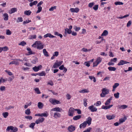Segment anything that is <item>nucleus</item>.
Instances as JSON below:
<instances>
[{
	"mask_svg": "<svg viewBox=\"0 0 132 132\" xmlns=\"http://www.w3.org/2000/svg\"><path fill=\"white\" fill-rule=\"evenodd\" d=\"M44 44L40 41H37L32 45V46L35 48L36 47L37 49L41 50L44 47Z\"/></svg>",
	"mask_w": 132,
	"mask_h": 132,
	"instance_id": "nucleus-1",
	"label": "nucleus"
},
{
	"mask_svg": "<svg viewBox=\"0 0 132 132\" xmlns=\"http://www.w3.org/2000/svg\"><path fill=\"white\" fill-rule=\"evenodd\" d=\"M6 130L7 131L9 132H16L18 130V129L15 127L10 126L7 127Z\"/></svg>",
	"mask_w": 132,
	"mask_h": 132,
	"instance_id": "nucleus-2",
	"label": "nucleus"
},
{
	"mask_svg": "<svg viewBox=\"0 0 132 132\" xmlns=\"http://www.w3.org/2000/svg\"><path fill=\"white\" fill-rule=\"evenodd\" d=\"M102 93H101L100 96L101 97H104L106 95L109 94V90L106 88H102Z\"/></svg>",
	"mask_w": 132,
	"mask_h": 132,
	"instance_id": "nucleus-3",
	"label": "nucleus"
},
{
	"mask_svg": "<svg viewBox=\"0 0 132 132\" xmlns=\"http://www.w3.org/2000/svg\"><path fill=\"white\" fill-rule=\"evenodd\" d=\"M102 61V58L100 57H97L95 61L93 63V67H96Z\"/></svg>",
	"mask_w": 132,
	"mask_h": 132,
	"instance_id": "nucleus-4",
	"label": "nucleus"
},
{
	"mask_svg": "<svg viewBox=\"0 0 132 132\" xmlns=\"http://www.w3.org/2000/svg\"><path fill=\"white\" fill-rule=\"evenodd\" d=\"M50 102L53 105H55L56 104H60V102L58 100H57L54 98H51L49 99Z\"/></svg>",
	"mask_w": 132,
	"mask_h": 132,
	"instance_id": "nucleus-5",
	"label": "nucleus"
},
{
	"mask_svg": "<svg viewBox=\"0 0 132 132\" xmlns=\"http://www.w3.org/2000/svg\"><path fill=\"white\" fill-rule=\"evenodd\" d=\"M63 63V61L58 62L56 61L54 63L53 67L54 68L56 69L60 66Z\"/></svg>",
	"mask_w": 132,
	"mask_h": 132,
	"instance_id": "nucleus-6",
	"label": "nucleus"
},
{
	"mask_svg": "<svg viewBox=\"0 0 132 132\" xmlns=\"http://www.w3.org/2000/svg\"><path fill=\"white\" fill-rule=\"evenodd\" d=\"M76 127L73 125H70L69 126L68 128V130L70 132H72L75 130Z\"/></svg>",
	"mask_w": 132,
	"mask_h": 132,
	"instance_id": "nucleus-7",
	"label": "nucleus"
},
{
	"mask_svg": "<svg viewBox=\"0 0 132 132\" xmlns=\"http://www.w3.org/2000/svg\"><path fill=\"white\" fill-rule=\"evenodd\" d=\"M75 109L72 108H70L68 112V115L69 116L72 117L73 116V114L74 113Z\"/></svg>",
	"mask_w": 132,
	"mask_h": 132,
	"instance_id": "nucleus-8",
	"label": "nucleus"
},
{
	"mask_svg": "<svg viewBox=\"0 0 132 132\" xmlns=\"http://www.w3.org/2000/svg\"><path fill=\"white\" fill-rule=\"evenodd\" d=\"M88 109L90 110L91 112H94L97 111V109L94 107L93 105H92L88 107Z\"/></svg>",
	"mask_w": 132,
	"mask_h": 132,
	"instance_id": "nucleus-9",
	"label": "nucleus"
},
{
	"mask_svg": "<svg viewBox=\"0 0 132 132\" xmlns=\"http://www.w3.org/2000/svg\"><path fill=\"white\" fill-rule=\"evenodd\" d=\"M70 11L72 13H78L79 11V9L78 7L75 8H71L70 9Z\"/></svg>",
	"mask_w": 132,
	"mask_h": 132,
	"instance_id": "nucleus-10",
	"label": "nucleus"
},
{
	"mask_svg": "<svg viewBox=\"0 0 132 132\" xmlns=\"http://www.w3.org/2000/svg\"><path fill=\"white\" fill-rule=\"evenodd\" d=\"M42 68V66L41 65H40L38 67L35 66L32 68L33 70L35 72H37L39 70H40Z\"/></svg>",
	"mask_w": 132,
	"mask_h": 132,
	"instance_id": "nucleus-11",
	"label": "nucleus"
},
{
	"mask_svg": "<svg viewBox=\"0 0 132 132\" xmlns=\"http://www.w3.org/2000/svg\"><path fill=\"white\" fill-rule=\"evenodd\" d=\"M22 60L20 59H14L13 61H12L13 64H14L15 65H19V61H22Z\"/></svg>",
	"mask_w": 132,
	"mask_h": 132,
	"instance_id": "nucleus-12",
	"label": "nucleus"
},
{
	"mask_svg": "<svg viewBox=\"0 0 132 132\" xmlns=\"http://www.w3.org/2000/svg\"><path fill=\"white\" fill-rule=\"evenodd\" d=\"M62 110V109L58 107H56L55 108L52 109L51 111H56L58 112H61Z\"/></svg>",
	"mask_w": 132,
	"mask_h": 132,
	"instance_id": "nucleus-13",
	"label": "nucleus"
},
{
	"mask_svg": "<svg viewBox=\"0 0 132 132\" xmlns=\"http://www.w3.org/2000/svg\"><path fill=\"white\" fill-rule=\"evenodd\" d=\"M45 119L44 118H40L35 121V123L38 124L39 123L42 122L44 121Z\"/></svg>",
	"mask_w": 132,
	"mask_h": 132,
	"instance_id": "nucleus-14",
	"label": "nucleus"
},
{
	"mask_svg": "<svg viewBox=\"0 0 132 132\" xmlns=\"http://www.w3.org/2000/svg\"><path fill=\"white\" fill-rule=\"evenodd\" d=\"M129 63V62H126L122 60H121L120 61V62L118 63L117 65H123L125 64Z\"/></svg>",
	"mask_w": 132,
	"mask_h": 132,
	"instance_id": "nucleus-15",
	"label": "nucleus"
},
{
	"mask_svg": "<svg viewBox=\"0 0 132 132\" xmlns=\"http://www.w3.org/2000/svg\"><path fill=\"white\" fill-rule=\"evenodd\" d=\"M92 120L91 118L89 117L86 119V121L85 122L87 123L88 126H89L91 123Z\"/></svg>",
	"mask_w": 132,
	"mask_h": 132,
	"instance_id": "nucleus-16",
	"label": "nucleus"
},
{
	"mask_svg": "<svg viewBox=\"0 0 132 132\" xmlns=\"http://www.w3.org/2000/svg\"><path fill=\"white\" fill-rule=\"evenodd\" d=\"M61 117V114L58 112H55L54 113L53 117L57 119Z\"/></svg>",
	"mask_w": 132,
	"mask_h": 132,
	"instance_id": "nucleus-17",
	"label": "nucleus"
},
{
	"mask_svg": "<svg viewBox=\"0 0 132 132\" xmlns=\"http://www.w3.org/2000/svg\"><path fill=\"white\" fill-rule=\"evenodd\" d=\"M115 117L116 116L115 115H107L106 116V117L108 120H111L114 119L115 118Z\"/></svg>",
	"mask_w": 132,
	"mask_h": 132,
	"instance_id": "nucleus-18",
	"label": "nucleus"
},
{
	"mask_svg": "<svg viewBox=\"0 0 132 132\" xmlns=\"http://www.w3.org/2000/svg\"><path fill=\"white\" fill-rule=\"evenodd\" d=\"M44 38H47L48 37H49L50 38H53L55 37L52 35L50 33H47L44 36Z\"/></svg>",
	"mask_w": 132,
	"mask_h": 132,
	"instance_id": "nucleus-19",
	"label": "nucleus"
},
{
	"mask_svg": "<svg viewBox=\"0 0 132 132\" xmlns=\"http://www.w3.org/2000/svg\"><path fill=\"white\" fill-rule=\"evenodd\" d=\"M127 119V118L126 116H124L123 118H121L119 120V122L120 124H121L124 122Z\"/></svg>",
	"mask_w": 132,
	"mask_h": 132,
	"instance_id": "nucleus-20",
	"label": "nucleus"
},
{
	"mask_svg": "<svg viewBox=\"0 0 132 132\" xmlns=\"http://www.w3.org/2000/svg\"><path fill=\"white\" fill-rule=\"evenodd\" d=\"M89 91L88 89H84L79 91V93H88Z\"/></svg>",
	"mask_w": 132,
	"mask_h": 132,
	"instance_id": "nucleus-21",
	"label": "nucleus"
},
{
	"mask_svg": "<svg viewBox=\"0 0 132 132\" xmlns=\"http://www.w3.org/2000/svg\"><path fill=\"white\" fill-rule=\"evenodd\" d=\"M87 124L85 121L84 122L80 125L79 126L80 128H84L86 127Z\"/></svg>",
	"mask_w": 132,
	"mask_h": 132,
	"instance_id": "nucleus-22",
	"label": "nucleus"
},
{
	"mask_svg": "<svg viewBox=\"0 0 132 132\" xmlns=\"http://www.w3.org/2000/svg\"><path fill=\"white\" fill-rule=\"evenodd\" d=\"M113 106V105H111L108 106H105L104 105H103L102 106V108L103 109L106 110L108 109H109L112 106Z\"/></svg>",
	"mask_w": 132,
	"mask_h": 132,
	"instance_id": "nucleus-23",
	"label": "nucleus"
},
{
	"mask_svg": "<svg viewBox=\"0 0 132 132\" xmlns=\"http://www.w3.org/2000/svg\"><path fill=\"white\" fill-rule=\"evenodd\" d=\"M27 50L28 51V53L27 54V55H29L31 54H34L35 53L34 52H33L31 51V49L29 48H27Z\"/></svg>",
	"mask_w": 132,
	"mask_h": 132,
	"instance_id": "nucleus-24",
	"label": "nucleus"
},
{
	"mask_svg": "<svg viewBox=\"0 0 132 132\" xmlns=\"http://www.w3.org/2000/svg\"><path fill=\"white\" fill-rule=\"evenodd\" d=\"M3 17L4 20L7 21L8 20L9 15L7 13H4L3 15Z\"/></svg>",
	"mask_w": 132,
	"mask_h": 132,
	"instance_id": "nucleus-25",
	"label": "nucleus"
},
{
	"mask_svg": "<svg viewBox=\"0 0 132 132\" xmlns=\"http://www.w3.org/2000/svg\"><path fill=\"white\" fill-rule=\"evenodd\" d=\"M112 99V97H111L110 98L108 99L105 103L106 105H108L111 102V101Z\"/></svg>",
	"mask_w": 132,
	"mask_h": 132,
	"instance_id": "nucleus-26",
	"label": "nucleus"
},
{
	"mask_svg": "<svg viewBox=\"0 0 132 132\" xmlns=\"http://www.w3.org/2000/svg\"><path fill=\"white\" fill-rule=\"evenodd\" d=\"M17 11V9L15 8H12L11 10L9 11V13L10 14H12Z\"/></svg>",
	"mask_w": 132,
	"mask_h": 132,
	"instance_id": "nucleus-27",
	"label": "nucleus"
},
{
	"mask_svg": "<svg viewBox=\"0 0 132 132\" xmlns=\"http://www.w3.org/2000/svg\"><path fill=\"white\" fill-rule=\"evenodd\" d=\"M81 117V116L80 115H78L75 116L73 117V119L75 120H77L80 119Z\"/></svg>",
	"mask_w": 132,
	"mask_h": 132,
	"instance_id": "nucleus-28",
	"label": "nucleus"
},
{
	"mask_svg": "<svg viewBox=\"0 0 132 132\" xmlns=\"http://www.w3.org/2000/svg\"><path fill=\"white\" fill-rule=\"evenodd\" d=\"M119 84L118 83H115L113 86V89L112 90L113 92H114L116 88L119 86Z\"/></svg>",
	"mask_w": 132,
	"mask_h": 132,
	"instance_id": "nucleus-29",
	"label": "nucleus"
},
{
	"mask_svg": "<svg viewBox=\"0 0 132 132\" xmlns=\"http://www.w3.org/2000/svg\"><path fill=\"white\" fill-rule=\"evenodd\" d=\"M44 106L43 104L41 102H38V107L39 109H42L43 108Z\"/></svg>",
	"mask_w": 132,
	"mask_h": 132,
	"instance_id": "nucleus-30",
	"label": "nucleus"
},
{
	"mask_svg": "<svg viewBox=\"0 0 132 132\" xmlns=\"http://www.w3.org/2000/svg\"><path fill=\"white\" fill-rule=\"evenodd\" d=\"M43 53L44 55L46 57H48L49 55L48 54V52L46 51V49H44L43 50Z\"/></svg>",
	"mask_w": 132,
	"mask_h": 132,
	"instance_id": "nucleus-31",
	"label": "nucleus"
},
{
	"mask_svg": "<svg viewBox=\"0 0 132 132\" xmlns=\"http://www.w3.org/2000/svg\"><path fill=\"white\" fill-rule=\"evenodd\" d=\"M40 117H47L48 116V114L47 112L44 113H40Z\"/></svg>",
	"mask_w": 132,
	"mask_h": 132,
	"instance_id": "nucleus-32",
	"label": "nucleus"
},
{
	"mask_svg": "<svg viewBox=\"0 0 132 132\" xmlns=\"http://www.w3.org/2000/svg\"><path fill=\"white\" fill-rule=\"evenodd\" d=\"M108 34V32L107 30H105L102 33V34L101 36H106Z\"/></svg>",
	"mask_w": 132,
	"mask_h": 132,
	"instance_id": "nucleus-33",
	"label": "nucleus"
},
{
	"mask_svg": "<svg viewBox=\"0 0 132 132\" xmlns=\"http://www.w3.org/2000/svg\"><path fill=\"white\" fill-rule=\"evenodd\" d=\"M108 69L110 71H114L116 69L115 67H108Z\"/></svg>",
	"mask_w": 132,
	"mask_h": 132,
	"instance_id": "nucleus-34",
	"label": "nucleus"
},
{
	"mask_svg": "<svg viewBox=\"0 0 132 132\" xmlns=\"http://www.w3.org/2000/svg\"><path fill=\"white\" fill-rule=\"evenodd\" d=\"M38 3L37 1H35L33 2H31L29 4V5L31 7H32L33 5H36Z\"/></svg>",
	"mask_w": 132,
	"mask_h": 132,
	"instance_id": "nucleus-35",
	"label": "nucleus"
},
{
	"mask_svg": "<svg viewBox=\"0 0 132 132\" xmlns=\"http://www.w3.org/2000/svg\"><path fill=\"white\" fill-rule=\"evenodd\" d=\"M31 13V12L30 10H26L24 11V14L26 15H29Z\"/></svg>",
	"mask_w": 132,
	"mask_h": 132,
	"instance_id": "nucleus-36",
	"label": "nucleus"
},
{
	"mask_svg": "<svg viewBox=\"0 0 132 132\" xmlns=\"http://www.w3.org/2000/svg\"><path fill=\"white\" fill-rule=\"evenodd\" d=\"M46 74V73L44 71H42L41 72L38 73V75L40 76H45Z\"/></svg>",
	"mask_w": 132,
	"mask_h": 132,
	"instance_id": "nucleus-37",
	"label": "nucleus"
},
{
	"mask_svg": "<svg viewBox=\"0 0 132 132\" xmlns=\"http://www.w3.org/2000/svg\"><path fill=\"white\" fill-rule=\"evenodd\" d=\"M118 107L122 109H125L127 107V106L126 105H118Z\"/></svg>",
	"mask_w": 132,
	"mask_h": 132,
	"instance_id": "nucleus-38",
	"label": "nucleus"
},
{
	"mask_svg": "<svg viewBox=\"0 0 132 132\" xmlns=\"http://www.w3.org/2000/svg\"><path fill=\"white\" fill-rule=\"evenodd\" d=\"M9 113L7 112H3L2 113V115L5 118H6L8 116Z\"/></svg>",
	"mask_w": 132,
	"mask_h": 132,
	"instance_id": "nucleus-39",
	"label": "nucleus"
},
{
	"mask_svg": "<svg viewBox=\"0 0 132 132\" xmlns=\"http://www.w3.org/2000/svg\"><path fill=\"white\" fill-rule=\"evenodd\" d=\"M89 78L90 80H92V79H93V81L94 82H95L96 81V79L95 77H94V76H89Z\"/></svg>",
	"mask_w": 132,
	"mask_h": 132,
	"instance_id": "nucleus-40",
	"label": "nucleus"
},
{
	"mask_svg": "<svg viewBox=\"0 0 132 132\" xmlns=\"http://www.w3.org/2000/svg\"><path fill=\"white\" fill-rule=\"evenodd\" d=\"M73 28L74 30L77 31H78L80 29V28L79 27H77L76 26H73Z\"/></svg>",
	"mask_w": 132,
	"mask_h": 132,
	"instance_id": "nucleus-41",
	"label": "nucleus"
},
{
	"mask_svg": "<svg viewBox=\"0 0 132 132\" xmlns=\"http://www.w3.org/2000/svg\"><path fill=\"white\" fill-rule=\"evenodd\" d=\"M91 49H87L85 48H82L81 51L85 52H88L90 51H91Z\"/></svg>",
	"mask_w": 132,
	"mask_h": 132,
	"instance_id": "nucleus-42",
	"label": "nucleus"
},
{
	"mask_svg": "<svg viewBox=\"0 0 132 132\" xmlns=\"http://www.w3.org/2000/svg\"><path fill=\"white\" fill-rule=\"evenodd\" d=\"M31 113L30 110L29 109H28L25 110V113L27 115H29Z\"/></svg>",
	"mask_w": 132,
	"mask_h": 132,
	"instance_id": "nucleus-43",
	"label": "nucleus"
},
{
	"mask_svg": "<svg viewBox=\"0 0 132 132\" xmlns=\"http://www.w3.org/2000/svg\"><path fill=\"white\" fill-rule=\"evenodd\" d=\"M65 33H66V32H67L68 34H70L71 33L72 31L71 30H70L68 28H66L65 29Z\"/></svg>",
	"mask_w": 132,
	"mask_h": 132,
	"instance_id": "nucleus-44",
	"label": "nucleus"
},
{
	"mask_svg": "<svg viewBox=\"0 0 132 132\" xmlns=\"http://www.w3.org/2000/svg\"><path fill=\"white\" fill-rule=\"evenodd\" d=\"M23 18L21 17H19L18 18L17 20H16V22L19 23V22H21L23 21Z\"/></svg>",
	"mask_w": 132,
	"mask_h": 132,
	"instance_id": "nucleus-45",
	"label": "nucleus"
},
{
	"mask_svg": "<svg viewBox=\"0 0 132 132\" xmlns=\"http://www.w3.org/2000/svg\"><path fill=\"white\" fill-rule=\"evenodd\" d=\"M54 34L55 35L59 36L61 38H62L63 37L61 34L59 33L58 32H55Z\"/></svg>",
	"mask_w": 132,
	"mask_h": 132,
	"instance_id": "nucleus-46",
	"label": "nucleus"
},
{
	"mask_svg": "<svg viewBox=\"0 0 132 132\" xmlns=\"http://www.w3.org/2000/svg\"><path fill=\"white\" fill-rule=\"evenodd\" d=\"M36 38V35H30L29 36V39H35Z\"/></svg>",
	"mask_w": 132,
	"mask_h": 132,
	"instance_id": "nucleus-47",
	"label": "nucleus"
},
{
	"mask_svg": "<svg viewBox=\"0 0 132 132\" xmlns=\"http://www.w3.org/2000/svg\"><path fill=\"white\" fill-rule=\"evenodd\" d=\"M101 104V102L100 101H97L96 103L94 104V105L96 106H100Z\"/></svg>",
	"mask_w": 132,
	"mask_h": 132,
	"instance_id": "nucleus-48",
	"label": "nucleus"
},
{
	"mask_svg": "<svg viewBox=\"0 0 132 132\" xmlns=\"http://www.w3.org/2000/svg\"><path fill=\"white\" fill-rule=\"evenodd\" d=\"M119 92H117L116 93L114 94V97L116 98H118L119 97Z\"/></svg>",
	"mask_w": 132,
	"mask_h": 132,
	"instance_id": "nucleus-49",
	"label": "nucleus"
},
{
	"mask_svg": "<svg viewBox=\"0 0 132 132\" xmlns=\"http://www.w3.org/2000/svg\"><path fill=\"white\" fill-rule=\"evenodd\" d=\"M116 5H122L123 4V3L120 2H116L114 3Z\"/></svg>",
	"mask_w": 132,
	"mask_h": 132,
	"instance_id": "nucleus-50",
	"label": "nucleus"
},
{
	"mask_svg": "<svg viewBox=\"0 0 132 132\" xmlns=\"http://www.w3.org/2000/svg\"><path fill=\"white\" fill-rule=\"evenodd\" d=\"M34 90L37 94H40L41 93L39 89L38 88H35L34 89Z\"/></svg>",
	"mask_w": 132,
	"mask_h": 132,
	"instance_id": "nucleus-51",
	"label": "nucleus"
},
{
	"mask_svg": "<svg viewBox=\"0 0 132 132\" xmlns=\"http://www.w3.org/2000/svg\"><path fill=\"white\" fill-rule=\"evenodd\" d=\"M5 71L6 72L9 76H12L13 75L12 73L10 72L9 70H5Z\"/></svg>",
	"mask_w": 132,
	"mask_h": 132,
	"instance_id": "nucleus-52",
	"label": "nucleus"
},
{
	"mask_svg": "<svg viewBox=\"0 0 132 132\" xmlns=\"http://www.w3.org/2000/svg\"><path fill=\"white\" fill-rule=\"evenodd\" d=\"M6 34L7 35H11L12 34V32L11 31H10V30L9 29H7L6 30Z\"/></svg>",
	"mask_w": 132,
	"mask_h": 132,
	"instance_id": "nucleus-53",
	"label": "nucleus"
},
{
	"mask_svg": "<svg viewBox=\"0 0 132 132\" xmlns=\"http://www.w3.org/2000/svg\"><path fill=\"white\" fill-rule=\"evenodd\" d=\"M35 125V123H32L30 124L29 125V127L32 129H34V126Z\"/></svg>",
	"mask_w": 132,
	"mask_h": 132,
	"instance_id": "nucleus-54",
	"label": "nucleus"
},
{
	"mask_svg": "<svg viewBox=\"0 0 132 132\" xmlns=\"http://www.w3.org/2000/svg\"><path fill=\"white\" fill-rule=\"evenodd\" d=\"M26 44V43L24 41L21 42L19 44V45H21L22 46H24Z\"/></svg>",
	"mask_w": 132,
	"mask_h": 132,
	"instance_id": "nucleus-55",
	"label": "nucleus"
},
{
	"mask_svg": "<svg viewBox=\"0 0 132 132\" xmlns=\"http://www.w3.org/2000/svg\"><path fill=\"white\" fill-rule=\"evenodd\" d=\"M56 8V6H55L53 7L52 6L49 9V11H53L54 9H55Z\"/></svg>",
	"mask_w": 132,
	"mask_h": 132,
	"instance_id": "nucleus-56",
	"label": "nucleus"
},
{
	"mask_svg": "<svg viewBox=\"0 0 132 132\" xmlns=\"http://www.w3.org/2000/svg\"><path fill=\"white\" fill-rule=\"evenodd\" d=\"M98 5H94V6L93 7V9L95 11L97 10L98 8Z\"/></svg>",
	"mask_w": 132,
	"mask_h": 132,
	"instance_id": "nucleus-57",
	"label": "nucleus"
},
{
	"mask_svg": "<svg viewBox=\"0 0 132 132\" xmlns=\"http://www.w3.org/2000/svg\"><path fill=\"white\" fill-rule=\"evenodd\" d=\"M94 2H92L89 3L88 5V6L90 8H91L94 5Z\"/></svg>",
	"mask_w": 132,
	"mask_h": 132,
	"instance_id": "nucleus-58",
	"label": "nucleus"
},
{
	"mask_svg": "<svg viewBox=\"0 0 132 132\" xmlns=\"http://www.w3.org/2000/svg\"><path fill=\"white\" fill-rule=\"evenodd\" d=\"M42 7H38V10L36 12V13H38L42 11Z\"/></svg>",
	"mask_w": 132,
	"mask_h": 132,
	"instance_id": "nucleus-59",
	"label": "nucleus"
},
{
	"mask_svg": "<svg viewBox=\"0 0 132 132\" xmlns=\"http://www.w3.org/2000/svg\"><path fill=\"white\" fill-rule=\"evenodd\" d=\"M38 59L37 58H36L35 59L32 60L31 62L33 64H35L37 61Z\"/></svg>",
	"mask_w": 132,
	"mask_h": 132,
	"instance_id": "nucleus-60",
	"label": "nucleus"
},
{
	"mask_svg": "<svg viewBox=\"0 0 132 132\" xmlns=\"http://www.w3.org/2000/svg\"><path fill=\"white\" fill-rule=\"evenodd\" d=\"M25 118L28 119L29 120H31L32 118V116H25Z\"/></svg>",
	"mask_w": 132,
	"mask_h": 132,
	"instance_id": "nucleus-61",
	"label": "nucleus"
},
{
	"mask_svg": "<svg viewBox=\"0 0 132 132\" xmlns=\"http://www.w3.org/2000/svg\"><path fill=\"white\" fill-rule=\"evenodd\" d=\"M0 90L1 91L5 90V86H1L0 88Z\"/></svg>",
	"mask_w": 132,
	"mask_h": 132,
	"instance_id": "nucleus-62",
	"label": "nucleus"
},
{
	"mask_svg": "<svg viewBox=\"0 0 132 132\" xmlns=\"http://www.w3.org/2000/svg\"><path fill=\"white\" fill-rule=\"evenodd\" d=\"M31 21V20H27L25 21H24L23 22V24H25L28 23L30 22Z\"/></svg>",
	"mask_w": 132,
	"mask_h": 132,
	"instance_id": "nucleus-63",
	"label": "nucleus"
},
{
	"mask_svg": "<svg viewBox=\"0 0 132 132\" xmlns=\"http://www.w3.org/2000/svg\"><path fill=\"white\" fill-rule=\"evenodd\" d=\"M91 129L92 128H91L89 127L86 130L84 131L83 132H90V131Z\"/></svg>",
	"mask_w": 132,
	"mask_h": 132,
	"instance_id": "nucleus-64",
	"label": "nucleus"
}]
</instances>
